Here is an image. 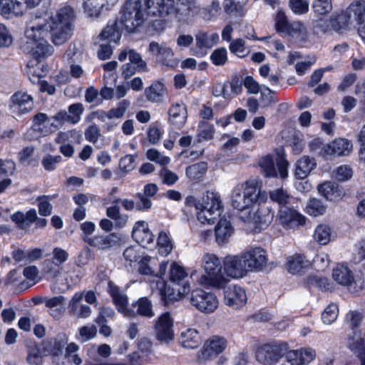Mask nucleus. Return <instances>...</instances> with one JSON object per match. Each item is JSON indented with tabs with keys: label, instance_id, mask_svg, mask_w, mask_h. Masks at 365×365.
I'll use <instances>...</instances> for the list:
<instances>
[{
	"label": "nucleus",
	"instance_id": "60",
	"mask_svg": "<svg viewBox=\"0 0 365 365\" xmlns=\"http://www.w3.org/2000/svg\"><path fill=\"white\" fill-rule=\"evenodd\" d=\"M157 245L160 249H164L166 255L170 254L173 250V244L168 235L164 231H160L157 239Z\"/></svg>",
	"mask_w": 365,
	"mask_h": 365
},
{
	"label": "nucleus",
	"instance_id": "5",
	"mask_svg": "<svg viewBox=\"0 0 365 365\" xmlns=\"http://www.w3.org/2000/svg\"><path fill=\"white\" fill-rule=\"evenodd\" d=\"M267 200L266 192L262 190L257 182L250 180L246 181L243 191L235 190L231 197L232 207L239 211L264 204Z\"/></svg>",
	"mask_w": 365,
	"mask_h": 365
},
{
	"label": "nucleus",
	"instance_id": "63",
	"mask_svg": "<svg viewBox=\"0 0 365 365\" xmlns=\"http://www.w3.org/2000/svg\"><path fill=\"white\" fill-rule=\"evenodd\" d=\"M146 157L148 160L154 161L161 165H166L170 163L169 157L161 156L160 152L154 148H150L147 150Z\"/></svg>",
	"mask_w": 365,
	"mask_h": 365
},
{
	"label": "nucleus",
	"instance_id": "18",
	"mask_svg": "<svg viewBox=\"0 0 365 365\" xmlns=\"http://www.w3.org/2000/svg\"><path fill=\"white\" fill-rule=\"evenodd\" d=\"M173 321L169 312L162 314L154 325L156 339L160 342L169 343L174 339Z\"/></svg>",
	"mask_w": 365,
	"mask_h": 365
},
{
	"label": "nucleus",
	"instance_id": "43",
	"mask_svg": "<svg viewBox=\"0 0 365 365\" xmlns=\"http://www.w3.org/2000/svg\"><path fill=\"white\" fill-rule=\"evenodd\" d=\"M269 198L272 202L277 203L279 208H281L289 204L291 196L287 190L279 187L269 192Z\"/></svg>",
	"mask_w": 365,
	"mask_h": 365
},
{
	"label": "nucleus",
	"instance_id": "49",
	"mask_svg": "<svg viewBox=\"0 0 365 365\" xmlns=\"http://www.w3.org/2000/svg\"><path fill=\"white\" fill-rule=\"evenodd\" d=\"M84 111V107L81 103H75L71 104L68 107V123L75 125L77 124L81 118V115Z\"/></svg>",
	"mask_w": 365,
	"mask_h": 365
},
{
	"label": "nucleus",
	"instance_id": "51",
	"mask_svg": "<svg viewBox=\"0 0 365 365\" xmlns=\"http://www.w3.org/2000/svg\"><path fill=\"white\" fill-rule=\"evenodd\" d=\"M326 210L327 207L323 203L316 198L309 199L306 207L307 213L314 217L322 215L326 212Z\"/></svg>",
	"mask_w": 365,
	"mask_h": 365
},
{
	"label": "nucleus",
	"instance_id": "56",
	"mask_svg": "<svg viewBox=\"0 0 365 365\" xmlns=\"http://www.w3.org/2000/svg\"><path fill=\"white\" fill-rule=\"evenodd\" d=\"M15 170L16 164L14 161L0 159V179L10 178L14 175Z\"/></svg>",
	"mask_w": 365,
	"mask_h": 365
},
{
	"label": "nucleus",
	"instance_id": "24",
	"mask_svg": "<svg viewBox=\"0 0 365 365\" xmlns=\"http://www.w3.org/2000/svg\"><path fill=\"white\" fill-rule=\"evenodd\" d=\"M318 192L327 200L331 202H339L344 195L343 187L331 181H326L319 185Z\"/></svg>",
	"mask_w": 365,
	"mask_h": 365
},
{
	"label": "nucleus",
	"instance_id": "45",
	"mask_svg": "<svg viewBox=\"0 0 365 365\" xmlns=\"http://www.w3.org/2000/svg\"><path fill=\"white\" fill-rule=\"evenodd\" d=\"M149 51L153 55L156 56L158 61L162 62L163 64H168L166 63V58L173 55L170 48H163L155 41L150 43Z\"/></svg>",
	"mask_w": 365,
	"mask_h": 365
},
{
	"label": "nucleus",
	"instance_id": "17",
	"mask_svg": "<svg viewBox=\"0 0 365 365\" xmlns=\"http://www.w3.org/2000/svg\"><path fill=\"white\" fill-rule=\"evenodd\" d=\"M227 347V340L219 336H212L205 341L198 353L200 360H211L224 351Z\"/></svg>",
	"mask_w": 365,
	"mask_h": 365
},
{
	"label": "nucleus",
	"instance_id": "40",
	"mask_svg": "<svg viewBox=\"0 0 365 365\" xmlns=\"http://www.w3.org/2000/svg\"><path fill=\"white\" fill-rule=\"evenodd\" d=\"M187 277L184 267L179 265L176 262H173L171 264L170 273H169V281L172 283H178V284H184L185 283H189L185 282V279Z\"/></svg>",
	"mask_w": 365,
	"mask_h": 365
},
{
	"label": "nucleus",
	"instance_id": "15",
	"mask_svg": "<svg viewBox=\"0 0 365 365\" xmlns=\"http://www.w3.org/2000/svg\"><path fill=\"white\" fill-rule=\"evenodd\" d=\"M352 150L351 140L345 138H336L325 144L322 148L321 153L326 159H331V158L348 156Z\"/></svg>",
	"mask_w": 365,
	"mask_h": 365
},
{
	"label": "nucleus",
	"instance_id": "52",
	"mask_svg": "<svg viewBox=\"0 0 365 365\" xmlns=\"http://www.w3.org/2000/svg\"><path fill=\"white\" fill-rule=\"evenodd\" d=\"M210 61L216 66H222L228 61L227 51L225 47L215 49L210 56Z\"/></svg>",
	"mask_w": 365,
	"mask_h": 365
},
{
	"label": "nucleus",
	"instance_id": "42",
	"mask_svg": "<svg viewBox=\"0 0 365 365\" xmlns=\"http://www.w3.org/2000/svg\"><path fill=\"white\" fill-rule=\"evenodd\" d=\"M349 349L360 361V365H365V339L359 336L349 344Z\"/></svg>",
	"mask_w": 365,
	"mask_h": 365
},
{
	"label": "nucleus",
	"instance_id": "48",
	"mask_svg": "<svg viewBox=\"0 0 365 365\" xmlns=\"http://www.w3.org/2000/svg\"><path fill=\"white\" fill-rule=\"evenodd\" d=\"M221 11L220 3L218 0H212L211 4L200 10L201 16L207 21L220 14Z\"/></svg>",
	"mask_w": 365,
	"mask_h": 365
},
{
	"label": "nucleus",
	"instance_id": "36",
	"mask_svg": "<svg viewBox=\"0 0 365 365\" xmlns=\"http://www.w3.org/2000/svg\"><path fill=\"white\" fill-rule=\"evenodd\" d=\"M24 5L20 0H0V14L21 16L24 14Z\"/></svg>",
	"mask_w": 365,
	"mask_h": 365
},
{
	"label": "nucleus",
	"instance_id": "13",
	"mask_svg": "<svg viewBox=\"0 0 365 365\" xmlns=\"http://www.w3.org/2000/svg\"><path fill=\"white\" fill-rule=\"evenodd\" d=\"M306 220L305 216L297 210L287 205L279 208L274 224L287 230L304 225Z\"/></svg>",
	"mask_w": 365,
	"mask_h": 365
},
{
	"label": "nucleus",
	"instance_id": "28",
	"mask_svg": "<svg viewBox=\"0 0 365 365\" xmlns=\"http://www.w3.org/2000/svg\"><path fill=\"white\" fill-rule=\"evenodd\" d=\"M317 165L314 158L303 155L295 163L294 175L297 179H305Z\"/></svg>",
	"mask_w": 365,
	"mask_h": 365
},
{
	"label": "nucleus",
	"instance_id": "53",
	"mask_svg": "<svg viewBox=\"0 0 365 365\" xmlns=\"http://www.w3.org/2000/svg\"><path fill=\"white\" fill-rule=\"evenodd\" d=\"M130 103L128 100H122L118 103L116 108H112L108 111H107V118L108 119L122 118L124 115Z\"/></svg>",
	"mask_w": 365,
	"mask_h": 365
},
{
	"label": "nucleus",
	"instance_id": "64",
	"mask_svg": "<svg viewBox=\"0 0 365 365\" xmlns=\"http://www.w3.org/2000/svg\"><path fill=\"white\" fill-rule=\"evenodd\" d=\"M137 347L144 357H148L152 354L153 343L146 337H142L138 341Z\"/></svg>",
	"mask_w": 365,
	"mask_h": 365
},
{
	"label": "nucleus",
	"instance_id": "55",
	"mask_svg": "<svg viewBox=\"0 0 365 365\" xmlns=\"http://www.w3.org/2000/svg\"><path fill=\"white\" fill-rule=\"evenodd\" d=\"M312 9L319 15H325L332 10L331 0H314Z\"/></svg>",
	"mask_w": 365,
	"mask_h": 365
},
{
	"label": "nucleus",
	"instance_id": "35",
	"mask_svg": "<svg viewBox=\"0 0 365 365\" xmlns=\"http://www.w3.org/2000/svg\"><path fill=\"white\" fill-rule=\"evenodd\" d=\"M46 115L40 113L35 115L34 124L31 129L26 133V138L31 140L40 138H43L46 129Z\"/></svg>",
	"mask_w": 365,
	"mask_h": 365
},
{
	"label": "nucleus",
	"instance_id": "39",
	"mask_svg": "<svg viewBox=\"0 0 365 365\" xmlns=\"http://www.w3.org/2000/svg\"><path fill=\"white\" fill-rule=\"evenodd\" d=\"M349 327L353 331V335L349 336V340H354L359 336H361V331L358 330L362 319V314L357 311H351L346 314Z\"/></svg>",
	"mask_w": 365,
	"mask_h": 365
},
{
	"label": "nucleus",
	"instance_id": "61",
	"mask_svg": "<svg viewBox=\"0 0 365 365\" xmlns=\"http://www.w3.org/2000/svg\"><path fill=\"white\" fill-rule=\"evenodd\" d=\"M128 57L130 63L135 66L138 68V71L143 72L147 71V63L142 59L140 53L134 50H130L128 53Z\"/></svg>",
	"mask_w": 365,
	"mask_h": 365
},
{
	"label": "nucleus",
	"instance_id": "44",
	"mask_svg": "<svg viewBox=\"0 0 365 365\" xmlns=\"http://www.w3.org/2000/svg\"><path fill=\"white\" fill-rule=\"evenodd\" d=\"M275 29L278 33H286L291 34L294 31L292 25L289 22L284 11L277 12L275 19Z\"/></svg>",
	"mask_w": 365,
	"mask_h": 365
},
{
	"label": "nucleus",
	"instance_id": "62",
	"mask_svg": "<svg viewBox=\"0 0 365 365\" xmlns=\"http://www.w3.org/2000/svg\"><path fill=\"white\" fill-rule=\"evenodd\" d=\"M352 169L350 168V166L346 165H342L339 166L334 172L335 179L340 182H344L349 180L352 177Z\"/></svg>",
	"mask_w": 365,
	"mask_h": 365
},
{
	"label": "nucleus",
	"instance_id": "8",
	"mask_svg": "<svg viewBox=\"0 0 365 365\" xmlns=\"http://www.w3.org/2000/svg\"><path fill=\"white\" fill-rule=\"evenodd\" d=\"M289 348L287 342L274 340L259 345L257 348L255 357L263 365H275L284 356Z\"/></svg>",
	"mask_w": 365,
	"mask_h": 365
},
{
	"label": "nucleus",
	"instance_id": "57",
	"mask_svg": "<svg viewBox=\"0 0 365 365\" xmlns=\"http://www.w3.org/2000/svg\"><path fill=\"white\" fill-rule=\"evenodd\" d=\"M120 170L127 174L135 168V158L133 155L128 154L122 157L119 160Z\"/></svg>",
	"mask_w": 365,
	"mask_h": 365
},
{
	"label": "nucleus",
	"instance_id": "47",
	"mask_svg": "<svg viewBox=\"0 0 365 365\" xmlns=\"http://www.w3.org/2000/svg\"><path fill=\"white\" fill-rule=\"evenodd\" d=\"M314 240L321 245H327L331 239V229L327 225H319L314 233Z\"/></svg>",
	"mask_w": 365,
	"mask_h": 365
},
{
	"label": "nucleus",
	"instance_id": "26",
	"mask_svg": "<svg viewBox=\"0 0 365 365\" xmlns=\"http://www.w3.org/2000/svg\"><path fill=\"white\" fill-rule=\"evenodd\" d=\"M13 108L14 110L24 114L31 111L34 107V100L31 95L25 92L15 93L12 98Z\"/></svg>",
	"mask_w": 365,
	"mask_h": 365
},
{
	"label": "nucleus",
	"instance_id": "34",
	"mask_svg": "<svg viewBox=\"0 0 365 365\" xmlns=\"http://www.w3.org/2000/svg\"><path fill=\"white\" fill-rule=\"evenodd\" d=\"M179 340L183 347L192 349L197 348L202 342L200 332L191 328L182 332Z\"/></svg>",
	"mask_w": 365,
	"mask_h": 365
},
{
	"label": "nucleus",
	"instance_id": "2",
	"mask_svg": "<svg viewBox=\"0 0 365 365\" xmlns=\"http://www.w3.org/2000/svg\"><path fill=\"white\" fill-rule=\"evenodd\" d=\"M24 34L27 42L22 48L32 56L28 65L29 78L43 93L46 91V11H37L32 15Z\"/></svg>",
	"mask_w": 365,
	"mask_h": 365
},
{
	"label": "nucleus",
	"instance_id": "14",
	"mask_svg": "<svg viewBox=\"0 0 365 365\" xmlns=\"http://www.w3.org/2000/svg\"><path fill=\"white\" fill-rule=\"evenodd\" d=\"M190 303L204 313L213 312L218 307V300L215 294L202 289H196L191 292Z\"/></svg>",
	"mask_w": 365,
	"mask_h": 365
},
{
	"label": "nucleus",
	"instance_id": "41",
	"mask_svg": "<svg viewBox=\"0 0 365 365\" xmlns=\"http://www.w3.org/2000/svg\"><path fill=\"white\" fill-rule=\"evenodd\" d=\"M104 6V2L99 0H83V2L84 12L89 17H98Z\"/></svg>",
	"mask_w": 365,
	"mask_h": 365
},
{
	"label": "nucleus",
	"instance_id": "23",
	"mask_svg": "<svg viewBox=\"0 0 365 365\" xmlns=\"http://www.w3.org/2000/svg\"><path fill=\"white\" fill-rule=\"evenodd\" d=\"M169 123L173 129L180 130L187 118V107L183 103L172 104L168 110Z\"/></svg>",
	"mask_w": 365,
	"mask_h": 365
},
{
	"label": "nucleus",
	"instance_id": "27",
	"mask_svg": "<svg viewBox=\"0 0 365 365\" xmlns=\"http://www.w3.org/2000/svg\"><path fill=\"white\" fill-rule=\"evenodd\" d=\"M257 205L259 207L254 214V221L257 227L265 230L274 220V211L265 205Z\"/></svg>",
	"mask_w": 365,
	"mask_h": 365
},
{
	"label": "nucleus",
	"instance_id": "12",
	"mask_svg": "<svg viewBox=\"0 0 365 365\" xmlns=\"http://www.w3.org/2000/svg\"><path fill=\"white\" fill-rule=\"evenodd\" d=\"M163 304L168 306L175 302L183 298L190 293V283L178 284L168 281L160 282L157 284Z\"/></svg>",
	"mask_w": 365,
	"mask_h": 365
},
{
	"label": "nucleus",
	"instance_id": "21",
	"mask_svg": "<svg viewBox=\"0 0 365 365\" xmlns=\"http://www.w3.org/2000/svg\"><path fill=\"white\" fill-rule=\"evenodd\" d=\"M284 356L290 365H306L315 359L316 351L310 347L291 350L289 349Z\"/></svg>",
	"mask_w": 365,
	"mask_h": 365
},
{
	"label": "nucleus",
	"instance_id": "19",
	"mask_svg": "<svg viewBox=\"0 0 365 365\" xmlns=\"http://www.w3.org/2000/svg\"><path fill=\"white\" fill-rule=\"evenodd\" d=\"M224 288V303L233 309L244 307L247 298L245 290L237 285H230Z\"/></svg>",
	"mask_w": 365,
	"mask_h": 365
},
{
	"label": "nucleus",
	"instance_id": "11",
	"mask_svg": "<svg viewBox=\"0 0 365 365\" xmlns=\"http://www.w3.org/2000/svg\"><path fill=\"white\" fill-rule=\"evenodd\" d=\"M332 278L339 284L346 287L352 294H358L364 289V280L355 278L347 264L338 263L332 271Z\"/></svg>",
	"mask_w": 365,
	"mask_h": 365
},
{
	"label": "nucleus",
	"instance_id": "25",
	"mask_svg": "<svg viewBox=\"0 0 365 365\" xmlns=\"http://www.w3.org/2000/svg\"><path fill=\"white\" fill-rule=\"evenodd\" d=\"M132 237L143 247L153 243L154 240V235L150 230L148 223L143 220L135 223L132 230Z\"/></svg>",
	"mask_w": 365,
	"mask_h": 365
},
{
	"label": "nucleus",
	"instance_id": "31",
	"mask_svg": "<svg viewBox=\"0 0 365 365\" xmlns=\"http://www.w3.org/2000/svg\"><path fill=\"white\" fill-rule=\"evenodd\" d=\"M309 262L303 254L296 253L289 257L287 262V269L292 274L304 272L309 267Z\"/></svg>",
	"mask_w": 365,
	"mask_h": 365
},
{
	"label": "nucleus",
	"instance_id": "22",
	"mask_svg": "<svg viewBox=\"0 0 365 365\" xmlns=\"http://www.w3.org/2000/svg\"><path fill=\"white\" fill-rule=\"evenodd\" d=\"M84 241L92 247L100 250H108L118 245L120 237L117 233L111 232L106 235H95L93 237L84 238Z\"/></svg>",
	"mask_w": 365,
	"mask_h": 365
},
{
	"label": "nucleus",
	"instance_id": "32",
	"mask_svg": "<svg viewBox=\"0 0 365 365\" xmlns=\"http://www.w3.org/2000/svg\"><path fill=\"white\" fill-rule=\"evenodd\" d=\"M247 0H224L222 6L225 13L230 17L242 18L245 16V6Z\"/></svg>",
	"mask_w": 365,
	"mask_h": 365
},
{
	"label": "nucleus",
	"instance_id": "1",
	"mask_svg": "<svg viewBox=\"0 0 365 365\" xmlns=\"http://www.w3.org/2000/svg\"><path fill=\"white\" fill-rule=\"evenodd\" d=\"M143 9L141 0H127L120 11V20L115 19L111 24L108 22L103 29L98 38L101 41L118 43L122 31L132 34L143 25L148 16L165 17L174 11V0H145Z\"/></svg>",
	"mask_w": 365,
	"mask_h": 365
},
{
	"label": "nucleus",
	"instance_id": "37",
	"mask_svg": "<svg viewBox=\"0 0 365 365\" xmlns=\"http://www.w3.org/2000/svg\"><path fill=\"white\" fill-rule=\"evenodd\" d=\"M207 168V163L200 161L187 166L185 169V174L190 180L197 182L204 177Z\"/></svg>",
	"mask_w": 365,
	"mask_h": 365
},
{
	"label": "nucleus",
	"instance_id": "33",
	"mask_svg": "<svg viewBox=\"0 0 365 365\" xmlns=\"http://www.w3.org/2000/svg\"><path fill=\"white\" fill-rule=\"evenodd\" d=\"M233 232L231 222L226 219H220L215 229V240L219 245L225 244Z\"/></svg>",
	"mask_w": 365,
	"mask_h": 365
},
{
	"label": "nucleus",
	"instance_id": "10",
	"mask_svg": "<svg viewBox=\"0 0 365 365\" xmlns=\"http://www.w3.org/2000/svg\"><path fill=\"white\" fill-rule=\"evenodd\" d=\"M203 268L205 274L202 277L203 282L207 285L222 288L227 281L223 275V266L220 259L214 254H206L203 258Z\"/></svg>",
	"mask_w": 365,
	"mask_h": 365
},
{
	"label": "nucleus",
	"instance_id": "30",
	"mask_svg": "<svg viewBox=\"0 0 365 365\" xmlns=\"http://www.w3.org/2000/svg\"><path fill=\"white\" fill-rule=\"evenodd\" d=\"M167 92L165 84L160 80L154 81L145 89V95L148 101L159 103L163 100Z\"/></svg>",
	"mask_w": 365,
	"mask_h": 365
},
{
	"label": "nucleus",
	"instance_id": "54",
	"mask_svg": "<svg viewBox=\"0 0 365 365\" xmlns=\"http://www.w3.org/2000/svg\"><path fill=\"white\" fill-rule=\"evenodd\" d=\"M339 309L336 304L331 303L329 304L322 314V320L326 324H331L338 316Z\"/></svg>",
	"mask_w": 365,
	"mask_h": 365
},
{
	"label": "nucleus",
	"instance_id": "50",
	"mask_svg": "<svg viewBox=\"0 0 365 365\" xmlns=\"http://www.w3.org/2000/svg\"><path fill=\"white\" fill-rule=\"evenodd\" d=\"M215 133V127L207 122H200L197 129L198 140H210L214 138Z\"/></svg>",
	"mask_w": 365,
	"mask_h": 365
},
{
	"label": "nucleus",
	"instance_id": "6",
	"mask_svg": "<svg viewBox=\"0 0 365 365\" xmlns=\"http://www.w3.org/2000/svg\"><path fill=\"white\" fill-rule=\"evenodd\" d=\"M338 29L346 28L353 21L359 25L358 33L365 43V0L352 2L344 13L335 19Z\"/></svg>",
	"mask_w": 365,
	"mask_h": 365
},
{
	"label": "nucleus",
	"instance_id": "46",
	"mask_svg": "<svg viewBox=\"0 0 365 365\" xmlns=\"http://www.w3.org/2000/svg\"><path fill=\"white\" fill-rule=\"evenodd\" d=\"M67 344V339L53 338L47 341V351L50 355L58 356L62 355L65 345Z\"/></svg>",
	"mask_w": 365,
	"mask_h": 365
},
{
	"label": "nucleus",
	"instance_id": "58",
	"mask_svg": "<svg viewBox=\"0 0 365 365\" xmlns=\"http://www.w3.org/2000/svg\"><path fill=\"white\" fill-rule=\"evenodd\" d=\"M68 253L61 247H55L52 252L51 262L56 267L61 266L68 259Z\"/></svg>",
	"mask_w": 365,
	"mask_h": 365
},
{
	"label": "nucleus",
	"instance_id": "4",
	"mask_svg": "<svg viewBox=\"0 0 365 365\" xmlns=\"http://www.w3.org/2000/svg\"><path fill=\"white\" fill-rule=\"evenodd\" d=\"M51 41L56 45L63 44L71 38L75 29L76 15L73 8L65 5L59 8L55 15L50 16Z\"/></svg>",
	"mask_w": 365,
	"mask_h": 365
},
{
	"label": "nucleus",
	"instance_id": "9",
	"mask_svg": "<svg viewBox=\"0 0 365 365\" xmlns=\"http://www.w3.org/2000/svg\"><path fill=\"white\" fill-rule=\"evenodd\" d=\"M258 164L266 178H277L279 175L284 179L288 176L289 162L284 154L277 153L275 160L272 154H267L259 158Z\"/></svg>",
	"mask_w": 365,
	"mask_h": 365
},
{
	"label": "nucleus",
	"instance_id": "59",
	"mask_svg": "<svg viewBox=\"0 0 365 365\" xmlns=\"http://www.w3.org/2000/svg\"><path fill=\"white\" fill-rule=\"evenodd\" d=\"M51 120H53L51 123V128L53 126L55 130H57L62 127L66 122L68 123V113L65 110H61L51 118L47 116V123Z\"/></svg>",
	"mask_w": 365,
	"mask_h": 365
},
{
	"label": "nucleus",
	"instance_id": "7",
	"mask_svg": "<svg viewBox=\"0 0 365 365\" xmlns=\"http://www.w3.org/2000/svg\"><path fill=\"white\" fill-rule=\"evenodd\" d=\"M202 207L196 212L197 220L202 224H215L223 210L220 196L217 192L207 190L202 196Z\"/></svg>",
	"mask_w": 365,
	"mask_h": 365
},
{
	"label": "nucleus",
	"instance_id": "20",
	"mask_svg": "<svg viewBox=\"0 0 365 365\" xmlns=\"http://www.w3.org/2000/svg\"><path fill=\"white\" fill-rule=\"evenodd\" d=\"M242 258H245L248 270H262L267 263L266 251L260 247L243 252Z\"/></svg>",
	"mask_w": 365,
	"mask_h": 365
},
{
	"label": "nucleus",
	"instance_id": "29",
	"mask_svg": "<svg viewBox=\"0 0 365 365\" xmlns=\"http://www.w3.org/2000/svg\"><path fill=\"white\" fill-rule=\"evenodd\" d=\"M11 219L21 230L29 228L31 224L38 220L35 209H30L26 213L20 211L16 212L11 216Z\"/></svg>",
	"mask_w": 365,
	"mask_h": 365
},
{
	"label": "nucleus",
	"instance_id": "38",
	"mask_svg": "<svg viewBox=\"0 0 365 365\" xmlns=\"http://www.w3.org/2000/svg\"><path fill=\"white\" fill-rule=\"evenodd\" d=\"M306 284L309 289L318 288L322 292L331 291L333 283L327 277L309 275L307 277Z\"/></svg>",
	"mask_w": 365,
	"mask_h": 365
},
{
	"label": "nucleus",
	"instance_id": "16",
	"mask_svg": "<svg viewBox=\"0 0 365 365\" xmlns=\"http://www.w3.org/2000/svg\"><path fill=\"white\" fill-rule=\"evenodd\" d=\"M224 273L234 279L242 278L249 271L245 260L241 255H227L223 260Z\"/></svg>",
	"mask_w": 365,
	"mask_h": 365
},
{
	"label": "nucleus",
	"instance_id": "3",
	"mask_svg": "<svg viewBox=\"0 0 365 365\" xmlns=\"http://www.w3.org/2000/svg\"><path fill=\"white\" fill-rule=\"evenodd\" d=\"M108 292L117 310L125 317L134 318L138 315L152 318L155 315L152 302L147 297H140L132 303L133 308H130L128 297L123 294L119 287L112 281L108 282Z\"/></svg>",
	"mask_w": 365,
	"mask_h": 365
}]
</instances>
